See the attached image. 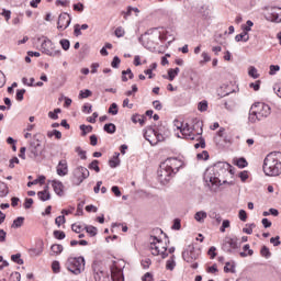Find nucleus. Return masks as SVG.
Here are the masks:
<instances>
[{"mask_svg":"<svg viewBox=\"0 0 281 281\" xmlns=\"http://www.w3.org/2000/svg\"><path fill=\"white\" fill-rule=\"evenodd\" d=\"M232 165L227 162H216L213 167H210L204 172V181L207 186H223L227 183L225 179L229 172H232Z\"/></svg>","mask_w":281,"mask_h":281,"instance_id":"obj_1","label":"nucleus"},{"mask_svg":"<svg viewBox=\"0 0 281 281\" xmlns=\"http://www.w3.org/2000/svg\"><path fill=\"white\" fill-rule=\"evenodd\" d=\"M263 172L267 177H280L281 175V151H272L263 160Z\"/></svg>","mask_w":281,"mask_h":281,"instance_id":"obj_2","label":"nucleus"},{"mask_svg":"<svg viewBox=\"0 0 281 281\" xmlns=\"http://www.w3.org/2000/svg\"><path fill=\"white\" fill-rule=\"evenodd\" d=\"M271 115V106L267 103L257 102L251 105L248 120L251 124H256V122H260V120H265Z\"/></svg>","mask_w":281,"mask_h":281,"instance_id":"obj_3","label":"nucleus"},{"mask_svg":"<svg viewBox=\"0 0 281 281\" xmlns=\"http://www.w3.org/2000/svg\"><path fill=\"white\" fill-rule=\"evenodd\" d=\"M149 250L153 256H161V258H168V247L164 245L161 239L151 236L149 238Z\"/></svg>","mask_w":281,"mask_h":281,"instance_id":"obj_4","label":"nucleus"},{"mask_svg":"<svg viewBox=\"0 0 281 281\" xmlns=\"http://www.w3.org/2000/svg\"><path fill=\"white\" fill-rule=\"evenodd\" d=\"M85 257H70L66 262L68 271L75 276H80L85 271Z\"/></svg>","mask_w":281,"mask_h":281,"instance_id":"obj_5","label":"nucleus"},{"mask_svg":"<svg viewBox=\"0 0 281 281\" xmlns=\"http://www.w3.org/2000/svg\"><path fill=\"white\" fill-rule=\"evenodd\" d=\"M200 256V251L194 249L193 245H189L187 249L182 252V258L186 262L191 265L192 269H199V263L194 262Z\"/></svg>","mask_w":281,"mask_h":281,"instance_id":"obj_6","label":"nucleus"},{"mask_svg":"<svg viewBox=\"0 0 281 281\" xmlns=\"http://www.w3.org/2000/svg\"><path fill=\"white\" fill-rule=\"evenodd\" d=\"M72 176V183L75 186H80L85 179H89V169L79 166L74 170Z\"/></svg>","mask_w":281,"mask_h":281,"instance_id":"obj_7","label":"nucleus"},{"mask_svg":"<svg viewBox=\"0 0 281 281\" xmlns=\"http://www.w3.org/2000/svg\"><path fill=\"white\" fill-rule=\"evenodd\" d=\"M222 249L226 254H234L238 249V238L226 236L222 241Z\"/></svg>","mask_w":281,"mask_h":281,"instance_id":"obj_8","label":"nucleus"},{"mask_svg":"<svg viewBox=\"0 0 281 281\" xmlns=\"http://www.w3.org/2000/svg\"><path fill=\"white\" fill-rule=\"evenodd\" d=\"M145 139L149 142L151 146H157L159 142H164V135L157 133V131L149 128L147 132L144 134Z\"/></svg>","mask_w":281,"mask_h":281,"instance_id":"obj_9","label":"nucleus"},{"mask_svg":"<svg viewBox=\"0 0 281 281\" xmlns=\"http://www.w3.org/2000/svg\"><path fill=\"white\" fill-rule=\"evenodd\" d=\"M183 166V161L178 158H168L166 161L162 162V168H169L173 175L179 172V168Z\"/></svg>","mask_w":281,"mask_h":281,"instance_id":"obj_10","label":"nucleus"},{"mask_svg":"<svg viewBox=\"0 0 281 281\" xmlns=\"http://www.w3.org/2000/svg\"><path fill=\"white\" fill-rule=\"evenodd\" d=\"M29 153V157H31V159H36V157H41V155H43V145H41V142H30Z\"/></svg>","mask_w":281,"mask_h":281,"instance_id":"obj_11","label":"nucleus"},{"mask_svg":"<svg viewBox=\"0 0 281 281\" xmlns=\"http://www.w3.org/2000/svg\"><path fill=\"white\" fill-rule=\"evenodd\" d=\"M173 175L175 173L173 171H171L170 168H164V162L160 165V169L158 171V179L162 186L169 183Z\"/></svg>","mask_w":281,"mask_h":281,"instance_id":"obj_12","label":"nucleus"},{"mask_svg":"<svg viewBox=\"0 0 281 281\" xmlns=\"http://www.w3.org/2000/svg\"><path fill=\"white\" fill-rule=\"evenodd\" d=\"M71 25V15L67 12L60 13L57 21V29L65 31Z\"/></svg>","mask_w":281,"mask_h":281,"instance_id":"obj_13","label":"nucleus"},{"mask_svg":"<svg viewBox=\"0 0 281 281\" xmlns=\"http://www.w3.org/2000/svg\"><path fill=\"white\" fill-rule=\"evenodd\" d=\"M53 47L54 44L52 43V40H44L42 43V50L44 54L53 57L60 56V50H54Z\"/></svg>","mask_w":281,"mask_h":281,"instance_id":"obj_14","label":"nucleus"},{"mask_svg":"<svg viewBox=\"0 0 281 281\" xmlns=\"http://www.w3.org/2000/svg\"><path fill=\"white\" fill-rule=\"evenodd\" d=\"M180 134H178V137H181L182 139H196V135H194V130L190 127L188 123L183 125V127L180 130Z\"/></svg>","mask_w":281,"mask_h":281,"instance_id":"obj_15","label":"nucleus"},{"mask_svg":"<svg viewBox=\"0 0 281 281\" xmlns=\"http://www.w3.org/2000/svg\"><path fill=\"white\" fill-rule=\"evenodd\" d=\"M266 20L270 21L271 23H281V9L272 8L266 15Z\"/></svg>","mask_w":281,"mask_h":281,"instance_id":"obj_16","label":"nucleus"},{"mask_svg":"<svg viewBox=\"0 0 281 281\" xmlns=\"http://www.w3.org/2000/svg\"><path fill=\"white\" fill-rule=\"evenodd\" d=\"M56 172L58 177H67L69 175V165L67 164V160H59Z\"/></svg>","mask_w":281,"mask_h":281,"instance_id":"obj_17","label":"nucleus"},{"mask_svg":"<svg viewBox=\"0 0 281 281\" xmlns=\"http://www.w3.org/2000/svg\"><path fill=\"white\" fill-rule=\"evenodd\" d=\"M52 186H53L54 192L57 193L58 196H63L65 186L59 180H53Z\"/></svg>","mask_w":281,"mask_h":281,"instance_id":"obj_18","label":"nucleus"},{"mask_svg":"<svg viewBox=\"0 0 281 281\" xmlns=\"http://www.w3.org/2000/svg\"><path fill=\"white\" fill-rule=\"evenodd\" d=\"M37 198L40 199V201H49V199H52V194L49 193V187L45 186L43 191H38Z\"/></svg>","mask_w":281,"mask_h":281,"instance_id":"obj_19","label":"nucleus"},{"mask_svg":"<svg viewBox=\"0 0 281 281\" xmlns=\"http://www.w3.org/2000/svg\"><path fill=\"white\" fill-rule=\"evenodd\" d=\"M205 218H207V213L205 211H199L194 214V220L198 223H205Z\"/></svg>","mask_w":281,"mask_h":281,"instance_id":"obj_20","label":"nucleus"},{"mask_svg":"<svg viewBox=\"0 0 281 281\" xmlns=\"http://www.w3.org/2000/svg\"><path fill=\"white\" fill-rule=\"evenodd\" d=\"M63 245L60 244H54L52 247H50V256H60V254H63Z\"/></svg>","mask_w":281,"mask_h":281,"instance_id":"obj_21","label":"nucleus"},{"mask_svg":"<svg viewBox=\"0 0 281 281\" xmlns=\"http://www.w3.org/2000/svg\"><path fill=\"white\" fill-rule=\"evenodd\" d=\"M132 122L134 123V124H140V126H144V124H146V116H142V115H139V114H134L133 116H132Z\"/></svg>","mask_w":281,"mask_h":281,"instance_id":"obj_22","label":"nucleus"},{"mask_svg":"<svg viewBox=\"0 0 281 281\" xmlns=\"http://www.w3.org/2000/svg\"><path fill=\"white\" fill-rule=\"evenodd\" d=\"M110 168H117L120 166V153H115L113 158L109 161Z\"/></svg>","mask_w":281,"mask_h":281,"instance_id":"obj_23","label":"nucleus"},{"mask_svg":"<svg viewBox=\"0 0 281 281\" xmlns=\"http://www.w3.org/2000/svg\"><path fill=\"white\" fill-rule=\"evenodd\" d=\"M126 76H128V77H126ZM128 78H130V80H133V78H134L133 70H131V68L122 71V81L128 82Z\"/></svg>","mask_w":281,"mask_h":281,"instance_id":"obj_24","label":"nucleus"},{"mask_svg":"<svg viewBox=\"0 0 281 281\" xmlns=\"http://www.w3.org/2000/svg\"><path fill=\"white\" fill-rule=\"evenodd\" d=\"M235 41L236 43H240V41H243L244 43H247V41H249V33H246L243 31L240 34H237L235 36Z\"/></svg>","mask_w":281,"mask_h":281,"instance_id":"obj_25","label":"nucleus"},{"mask_svg":"<svg viewBox=\"0 0 281 281\" xmlns=\"http://www.w3.org/2000/svg\"><path fill=\"white\" fill-rule=\"evenodd\" d=\"M10 194V190L8 189V184L5 182H0V198L3 199Z\"/></svg>","mask_w":281,"mask_h":281,"instance_id":"obj_26","label":"nucleus"},{"mask_svg":"<svg viewBox=\"0 0 281 281\" xmlns=\"http://www.w3.org/2000/svg\"><path fill=\"white\" fill-rule=\"evenodd\" d=\"M225 273H236V263L234 262H226L224 267Z\"/></svg>","mask_w":281,"mask_h":281,"instance_id":"obj_27","label":"nucleus"},{"mask_svg":"<svg viewBox=\"0 0 281 281\" xmlns=\"http://www.w3.org/2000/svg\"><path fill=\"white\" fill-rule=\"evenodd\" d=\"M23 223H25V217H16L13 221V224L11 225V227H13L14 229H19V227H23Z\"/></svg>","mask_w":281,"mask_h":281,"instance_id":"obj_28","label":"nucleus"},{"mask_svg":"<svg viewBox=\"0 0 281 281\" xmlns=\"http://www.w3.org/2000/svg\"><path fill=\"white\" fill-rule=\"evenodd\" d=\"M200 135L201 133H198L195 136L198 137L196 138L198 143L194 144V148H205V138L201 137Z\"/></svg>","mask_w":281,"mask_h":281,"instance_id":"obj_29","label":"nucleus"},{"mask_svg":"<svg viewBox=\"0 0 281 281\" xmlns=\"http://www.w3.org/2000/svg\"><path fill=\"white\" fill-rule=\"evenodd\" d=\"M175 267H177V262L175 261V255H172L171 258L167 260L166 269L173 271Z\"/></svg>","mask_w":281,"mask_h":281,"instance_id":"obj_30","label":"nucleus"},{"mask_svg":"<svg viewBox=\"0 0 281 281\" xmlns=\"http://www.w3.org/2000/svg\"><path fill=\"white\" fill-rule=\"evenodd\" d=\"M248 76H250V78H254L255 80L260 78V74H258V69L254 66H250L248 68Z\"/></svg>","mask_w":281,"mask_h":281,"instance_id":"obj_31","label":"nucleus"},{"mask_svg":"<svg viewBox=\"0 0 281 281\" xmlns=\"http://www.w3.org/2000/svg\"><path fill=\"white\" fill-rule=\"evenodd\" d=\"M241 258H247V256H254V250L249 248V244L244 246V251L239 254Z\"/></svg>","mask_w":281,"mask_h":281,"instance_id":"obj_32","label":"nucleus"},{"mask_svg":"<svg viewBox=\"0 0 281 281\" xmlns=\"http://www.w3.org/2000/svg\"><path fill=\"white\" fill-rule=\"evenodd\" d=\"M103 130L105 131V133H109L110 135H113V133H115V131H116V127H115V124L108 123L103 126Z\"/></svg>","mask_w":281,"mask_h":281,"instance_id":"obj_33","label":"nucleus"},{"mask_svg":"<svg viewBox=\"0 0 281 281\" xmlns=\"http://www.w3.org/2000/svg\"><path fill=\"white\" fill-rule=\"evenodd\" d=\"M201 58H202V60H200V65H205L206 63H210V60H212V57L210 56V53H207V52H202Z\"/></svg>","mask_w":281,"mask_h":281,"instance_id":"obj_34","label":"nucleus"},{"mask_svg":"<svg viewBox=\"0 0 281 281\" xmlns=\"http://www.w3.org/2000/svg\"><path fill=\"white\" fill-rule=\"evenodd\" d=\"M85 229L87 232V234H89L90 236H98V228L94 226H85Z\"/></svg>","mask_w":281,"mask_h":281,"instance_id":"obj_35","label":"nucleus"},{"mask_svg":"<svg viewBox=\"0 0 281 281\" xmlns=\"http://www.w3.org/2000/svg\"><path fill=\"white\" fill-rule=\"evenodd\" d=\"M254 227H256V224H246V227L243 228L244 234H254Z\"/></svg>","mask_w":281,"mask_h":281,"instance_id":"obj_36","label":"nucleus"},{"mask_svg":"<svg viewBox=\"0 0 281 281\" xmlns=\"http://www.w3.org/2000/svg\"><path fill=\"white\" fill-rule=\"evenodd\" d=\"M66 218L65 215H59L55 218V225H57V227H60L61 225H65L66 223Z\"/></svg>","mask_w":281,"mask_h":281,"instance_id":"obj_37","label":"nucleus"},{"mask_svg":"<svg viewBox=\"0 0 281 281\" xmlns=\"http://www.w3.org/2000/svg\"><path fill=\"white\" fill-rule=\"evenodd\" d=\"M260 254L263 258H267V259H269V257L271 256V251L267 246L261 247Z\"/></svg>","mask_w":281,"mask_h":281,"instance_id":"obj_38","label":"nucleus"},{"mask_svg":"<svg viewBox=\"0 0 281 281\" xmlns=\"http://www.w3.org/2000/svg\"><path fill=\"white\" fill-rule=\"evenodd\" d=\"M80 131H82V135H87L93 131V126L91 125H80Z\"/></svg>","mask_w":281,"mask_h":281,"instance_id":"obj_39","label":"nucleus"},{"mask_svg":"<svg viewBox=\"0 0 281 281\" xmlns=\"http://www.w3.org/2000/svg\"><path fill=\"white\" fill-rule=\"evenodd\" d=\"M236 166H237L238 168H247V166H248L247 159H245V158H238V159L236 160Z\"/></svg>","mask_w":281,"mask_h":281,"instance_id":"obj_40","label":"nucleus"},{"mask_svg":"<svg viewBox=\"0 0 281 281\" xmlns=\"http://www.w3.org/2000/svg\"><path fill=\"white\" fill-rule=\"evenodd\" d=\"M114 34L117 38H122L124 36V34H126V31H124V27L119 26L116 27V30L114 31Z\"/></svg>","mask_w":281,"mask_h":281,"instance_id":"obj_41","label":"nucleus"},{"mask_svg":"<svg viewBox=\"0 0 281 281\" xmlns=\"http://www.w3.org/2000/svg\"><path fill=\"white\" fill-rule=\"evenodd\" d=\"M23 95H25V89L16 90L15 100L23 102Z\"/></svg>","mask_w":281,"mask_h":281,"instance_id":"obj_42","label":"nucleus"},{"mask_svg":"<svg viewBox=\"0 0 281 281\" xmlns=\"http://www.w3.org/2000/svg\"><path fill=\"white\" fill-rule=\"evenodd\" d=\"M251 27H254V22L251 20H248L246 22V26H243V31L246 33V34H249V32H251Z\"/></svg>","mask_w":281,"mask_h":281,"instance_id":"obj_43","label":"nucleus"},{"mask_svg":"<svg viewBox=\"0 0 281 281\" xmlns=\"http://www.w3.org/2000/svg\"><path fill=\"white\" fill-rule=\"evenodd\" d=\"M100 162L98 160H93L89 166L88 168L90 170H94L97 172H100V166H98Z\"/></svg>","mask_w":281,"mask_h":281,"instance_id":"obj_44","label":"nucleus"},{"mask_svg":"<svg viewBox=\"0 0 281 281\" xmlns=\"http://www.w3.org/2000/svg\"><path fill=\"white\" fill-rule=\"evenodd\" d=\"M11 260L16 265H23V259H21V254L12 255Z\"/></svg>","mask_w":281,"mask_h":281,"instance_id":"obj_45","label":"nucleus"},{"mask_svg":"<svg viewBox=\"0 0 281 281\" xmlns=\"http://www.w3.org/2000/svg\"><path fill=\"white\" fill-rule=\"evenodd\" d=\"M59 44L61 45V48L67 52L69 47H71V44L69 43V40H60Z\"/></svg>","mask_w":281,"mask_h":281,"instance_id":"obj_46","label":"nucleus"},{"mask_svg":"<svg viewBox=\"0 0 281 281\" xmlns=\"http://www.w3.org/2000/svg\"><path fill=\"white\" fill-rule=\"evenodd\" d=\"M198 110L201 111V113L207 111V101H201L199 104H198Z\"/></svg>","mask_w":281,"mask_h":281,"instance_id":"obj_47","label":"nucleus"},{"mask_svg":"<svg viewBox=\"0 0 281 281\" xmlns=\"http://www.w3.org/2000/svg\"><path fill=\"white\" fill-rule=\"evenodd\" d=\"M58 113H60V109H55L53 112H48V117L50 120H58Z\"/></svg>","mask_w":281,"mask_h":281,"instance_id":"obj_48","label":"nucleus"},{"mask_svg":"<svg viewBox=\"0 0 281 281\" xmlns=\"http://www.w3.org/2000/svg\"><path fill=\"white\" fill-rule=\"evenodd\" d=\"M54 236L57 238V240H65V232L63 231H54Z\"/></svg>","mask_w":281,"mask_h":281,"instance_id":"obj_49","label":"nucleus"},{"mask_svg":"<svg viewBox=\"0 0 281 281\" xmlns=\"http://www.w3.org/2000/svg\"><path fill=\"white\" fill-rule=\"evenodd\" d=\"M120 63H122V60L120 59V57L114 56L113 60L111 63V67H113V69H117L120 67Z\"/></svg>","mask_w":281,"mask_h":281,"instance_id":"obj_50","label":"nucleus"},{"mask_svg":"<svg viewBox=\"0 0 281 281\" xmlns=\"http://www.w3.org/2000/svg\"><path fill=\"white\" fill-rule=\"evenodd\" d=\"M133 14V7H127L126 11H122V15L125 19V21H128V16Z\"/></svg>","mask_w":281,"mask_h":281,"instance_id":"obj_51","label":"nucleus"},{"mask_svg":"<svg viewBox=\"0 0 281 281\" xmlns=\"http://www.w3.org/2000/svg\"><path fill=\"white\" fill-rule=\"evenodd\" d=\"M91 90L86 89V90H81L79 93V98L85 99V98H90L91 95Z\"/></svg>","mask_w":281,"mask_h":281,"instance_id":"obj_52","label":"nucleus"},{"mask_svg":"<svg viewBox=\"0 0 281 281\" xmlns=\"http://www.w3.org/2000/svg\"><path fill=\"white\" fill-rule=\"evenodd\" d=\"M52 269H53L54 273H60V262L53 261Z\"/></svg>","mask_w":281,"mask_h":281,"instance_id":"obj_53","label":"nucleus"},{"mask_svg":"<svg viewBox=\"0 0 281 281\" xmlns=\"http://www.w3.org/2000/svg\"><path fill=\"white\" fill-rule=\"evenodd\" d=\"M72 8L76 12H85V4L81 2L74 4Z\"/></svg>","mask_w":281,"mask_h":281,"instance_id":"obj_54","label":"nucleus"},{"mask_svg":"<svg viewBox=\"0 0 281 281\" xmlns=\"http://www.w3.org/2000/svg\"><path fill=\"white\" fill-rule=\"evenodd\" d=\"M109 113H111V115H117V103H112L110 105Z\"/></svg>","mask_w":281,"mask_h":281,"instance_id":"obj_55","label":"nucleus"},{"mask_svg":"<svg viewBox=\"0 0 281 281\" xmlns=\"http://www.w3.org/2000/svg\"><path fill=\"white\" fill-rule=\"evenodd\" d=\"M71 229H72V232H75L76 234H80V232H82V229H85V228H83L82 225H80V224H72V225H71Z\"/></svg>","mask_w":281,"mask_h":281,"instance_id":"obj_56","label":"nucleus"},{"mask_svg":"<svg viewBox=\"0 0 281 281\" xmlns=\"http://www.w3.org/2000/svg\"><path fill=\"white\" fill-rule=\"evenodd\" d=\"M9 281H21V273L12 272L11 276H10Z\"/></svg>","mask_w":281,"mask_h":281,"instance_id":"obj_57","label":"nucleus"},{"mask_svg":"<svg viewBox=\"0 0 281 281\" xmlns=\"http://www.w3.org/2000/svg\"><path fill=\"white\" fill-rule=\"evenodd\" d=\"M238 218L243 221V223L247 222V212L245 210H239Z\"/></svg>","mask_w":281,"mask_h":281,"instance_id":"obj_58","label":"nucleus"},{"mask_svg":"<svg viewBox=\"0 0 281 281\" xmlns=\"http://www.w3.org/2000/svg\"><path fill=\"white\" fill-rule=\"evenodd\" d=\"M171 229H176V231L181 229V220L179 218L173 220V225L171 226Z\"/></svg>","mask_w":281,"mask_h":281,"instance_id":"obj_59","label":"nucleus"},{"mask_svg":"<svg viewBox=\"0 0 281 281\" xmlns=\"http://www.w3.org/2000/svg\"><path fill=\"white\" fill-rule=\"evenodd\" d=\"M196 158H198V159L207 160V159H210V154H209L206 150H204V151L198 154V155H196Z\"/></svg>","mask_w":281,"mask_h":281,"instance_id":"obj_60","label":"nucleus"},{"mask_svg":"<svg viewBox=\"0 0 281 281\" xmlns=\"http://www.w3.org/2000/svg\"><path fill=\"white\" fill-rule=\"evenodd\" d=\"M76 153L79 155L80 159H87V151L82 150V148L77 147Z\"/></svg>","mask_w":281,"mask_h":281,"instance_id":"obj_61","label":"nucleus"},{"mask_svg":"<svg viewBox=\"0 0 281 281\" xmlns=\"http://www.w3.org/2000/svg\"><path fill=\"white\" fill-rule=\"evenodd\" d=\"M211 260H214V258H216V247L212 246L209 251H207Z\"/></svg>","mask_w":281,"mask_h":281,"instance_id":"obj_62","label":"nucleus"},{"mask_svg":"<svg viewBox=\"0 0 281 281\" xmlns=\"http://www.w3.org/2000/svg\"><path fill=\"white\" fill-rule=\"evenodd\" d=\"M140 263H142L143 269H148L151 265V261H150V259L146 258V259H143Z\"/></svg>","mask_w":281,"mask_h":281,"instance_id":"obj_63","label":"nucleus"},{"mask_svg":"<svg viewBox=\"0 0 281 281\" xmlns=\"http://www.w3.org/2000/svg\"><path fill=\"white\" fill-rule=\"evenodd\" d=\"M143 281H153V273L147 272L142 277Z\"/></svg>","mask_w":281,"mask_h":281,"instance_id":"obj_64","label":"nucleus"}]
</instances>
